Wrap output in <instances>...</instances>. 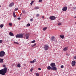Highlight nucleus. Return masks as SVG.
<instances>
[{
    "mask_svg": "<svg viewBox=\"0 0 76 76\" xmlns=\"http://www.w3.org/2000/svg\"><path fill=\"white\" fill-rule=\"evenodd\" d=\"M17 67H20V65L18 64L17 65Z\"/></svg>",
    "mask_w": 76,
    "mask_h": 76,
    "instance_id": "obj_24",
    "label": "nucleus"
},
{
    "mask_svg": "<svg viewBox=\"0 0 76 76\" xmlns=\"http://www.w3.org/2000/svg\"><path fill=\"white\" fill-rule=\"evenodd\" d=\"M35 75H36V76H39V74L38 73H36L35 74Z\"/></svg>",
    "mask_w": 76,
    "mask_h": 76,
    "instance_id": "obj_25",
    "label": "nucleus"
},
{
    "mask_svg": "<svg viewBox=\"0 0 76 76\" xmlns=\"http://www.w3.org/2000/svg\"><path fill=\"white\" fill-rule=\"evenodd\" d=\"M0 28H2L3 26H4V25L3 24H1L0 25Z\"/></svg>",
    "mask_w": 76,
    "mask_h": 76,
    "instance_id": "obj_22",
    "label": "nucleus"
},
{
    "mask_svg": "<svg viewBox=\"0 0 76 76\" xmlns=\"http://www.w3.org/2000/svg\"><path fill=\"white\" fill-rule=\"evenodd\" d=\"M5 55V52L3 51H1L0 52V57H4Z\"/></svg>",
    "mask_w": 76,
    "mask_h": 76,
    "instance_id": "obj_3",
    "label": "nucleus"
},
{
    "mask_svg": "<svg viewBox=\"0 0 76 76\" xmlns=\"http://www.w3.org/2000/svg\"><path fill=\"white\" fill-rule=\"evenodd\" d=\"M38 70H41V68H39Z\"/></svg>",
    "mask_w": 76,
    "mask_h": 76,
    "instance_id": "obj_43",
    "label": "nucleus"
},
{
    "mask_svg": "<svg viewBox=\"0 0 76 76\" xmlns=\"http://www.w3.org/2000/svg\"><path fill=\"white\" fill-rule=\"evenodd\" d=\"M73 9H75V10H76V7H73Z\"/></svg>",
    "mask_w": 76,
    "mask_h": 76,
    "instance_id": "obj_39",
    "label": "nucleus"
},
{
    "mask_svg": "<svg viewBox=\"0 0 76 76\" xmlns=\"http://www.w3.org/2000/svg\"><path fill=\"white\" fill-rule=\"evenodd\" d=\"M9 25H10V26H12V23H9Z\"/></svg>",
    "mask_w": 76,
    "mask_h": 76,
    "instance_id": "obj_28",
    "label": "nucleus"
},
{
    "mask_svg": "<svg viewBox=\"0 0 76 76\" xmlns=\"http://www.w3.org/2000/svg\"><path fill=\"white\" fill-rule=\"evenodd\" d=\"M14 44H19V43L17 42H14Z\"/></svg>",
    "mask_w": 76,
    "mask_h": 76,
    "instance_id": "obj_31",
    "label": "nucleus"
},
{
    "mask_svg": "<svg viewBox=\"0 0 76 76\" xmlns=\"http://www.w3.org/2000/svg\"><path fill=\"white\" fill-rule=\"evenodd\" d=\"M22 15V14H20V15Z\"/></svg>",
    "mask_w": 76,
    "mask_h": 76,
    "instance_id": "obj_46",
    "label": "nucleus"
},
{
    "mask_svg": "<svg viewBox=\"0 0 76 76\" xmlns=\"http://www.w3.org/2000/svg\"><path fill=\"white\" fill-rule=\"evenodd\" d=\"M76 65V61H73L72 63V66H75V65Z\"/></svg>",
    "mask_w": 76,
    "mask_h": 76,
    "instance_id": "obj_6",
    "label": "nucleus"
},
{
    "mask_svg": "<svg viewBox=\"0 0 76 76\" xmlns=\"http://www.w3.org/2000/svg\"><path fill=\"white\" fill-rule=\"evenodd\" d=\"M33 69H33V68H31L30 69L31 72H32V70H33Z\"/></svg>",
    "mask_w": 76,
    "mask_h": 76,
    "instance_id": "obj_32",
    "label": "nucleus"
},
{
    "mask_svg": "<svg viewBox=\"0 0 76 76\" xmlns=\"http://www.w3.org/2000/svg\"><path fill=\"white\" fill-rule=\"evenodd\" d=\"M44 48L45 49V50L46 51L47 50H48V48H49V47L47 45H45L44 46Z\"/></svg>",
    "mask_w": 76,
    "mask_h": 76,
    "instance_id": "obj_5",
    "label": "nucleus"
},
{
    "mask_svg": "<svg viewBox=\"0 0 76 76\" xmlns=\"http://www.w3.org/2000/svg\"><path fill=\"white\" fill-rule=\"evenodd\" d=\"M39 15L38 14L36 15V17H39Z\"/></svg>",
    "mask_w": 76,
    "mask_h": 76,
    "instance_id": "obj_30",
    "label": "nucleus"
},
{
    "mask_svg": "<svg viewBox=\"0 0 76 76\" xmlns=\"http://www.w3.org/2000/svg\"><path fill=\"white\" fill-rule=\"evenodd\" d=\"M2 42H3V40H0V43H2Z\"/></svg>",
    "mask_w": 76,
    "mask_h": 76,
    "instance_id": "obj_36",
    "label": "nucleus"
},
{
    "mask_svg": "<svg viewBox=\"0 0 76 76\" xmlns=\"http://www.w3.org/2000/svg\"><path fill=\"white\" fill-rule=\"evenodd\" d=\"M35 40H33L31 41V43H35Z\"/></svg>",
    "mask_w": 76,
    "mask_h": 76,
    "instance_id": "obj_27",
    "label": "nucleus"
},
{
    "mask_svg": "<svg viewBox=\"0 0 76 76\" xmlns=\"http://www.w3.org/2000/svg\"><path fill=\"white\" fill-rule=\"evenodd\" d=\"M42 0H39V2H42Z\"/></svg>",
    "mask_w": 76,
    "mask_h": 76,
    "instance_id": "obj_41",
    "label": "nucleus"
},
{
    "mask_svg": "<svg viewBox=\"0 0 76 76\" xmlns=\"http://www.w3.org/2000/svg\"><path fill=\"white\" fill-rule=\"evenodd\" d=\"M7 67H5L4 69L0 70V75H5L6 73L7 72Z\"/></svg>",
    "mask_w": 76,
    "mask_h": 76,
    "instance_id": "obj_1",
    "label": "nucleus"
},
{
    "mask_svg": "<svg viewBox=\"0 0 76 76\" xmlns=\"http://www.w3.org/2000/svg\"><path fill=\"white\" fill-rule=\"evenodd\" d=\"M36 59L34 60L33 61H31L30 62V63H35V61H36Z\"/></svg>",
    "mask_w": 76,
    "mask_h": 76,
    "instance_id": "obj_14",
    "label": "nucleus"
},
{
    "mask_svg": "<svg viewBox=\"0 0 76 76\" xmlns=\"http://www.w3.org/2000/svg\"><path fill=\"white\" fill-rule=\"evenodd\" d=\"M51 70H55V71H56L57 70V68L54 67H52Z\"/></svg>",
    "mask_w": 76,
    "mask_h": 76,
    "instance_id": "obj_11",
    "label": "nucleus"
},
{
    "mask_svg": "<svg viewBox=\"0 0 76 76\" xmlns=\"http://www.w3.org/2000/svg\"><path fill=\"white\" fill-rule=\"evenodd\" d=\"M13 15L14 16V17H16V15H15V12H13Z\"/></svg>",
    "mask_w": 76,
    "mask_h": 76,
    "instance_id": "obj_26",
    "label": "nucleus"
},
{
    "mask_svg": "<svg viewBox=\"0 0 76 76\" xmlns=\"http://www.w3.org/2000/svg\"><path fill=\"white\" fill-rule=\"evenodd\" d=\"M27 26H31V24L30 23H28L26 25Z\"/></svg>",
    "mask_w": 76,
    "mask_h": 76,
    "instance_id": "obj_23",
    "label": "nucleus"
},
{
    "mask_svg": "<svg viewBox=\"0 0 76 76\" xmlns=\"http://www.w3.org/2000/svg\"><path fill=\"white\" fill-rule=\"evenodd\" d=\"M6 65L4 64L3 65V66L4 67H6Z\"/></svg>",
    "mask_w": 76,
    "mask_h": 76,
    "instance_id": "obj_37",
    "label": "nucleus"
},
{
    "mask_svg": "<svg viewBox=\"0 0 76 76\" xmlns=\"http://www.w3.org/2000/svg\"><path fill=\"white\" fill-rule=\"evenodd\" d=\"M0 7H1V6L0 5Z\"/></svg>",
    "mask_w": 76,
    "mask_h": 76,
    "instance_id": "obj_49",
    "label": "nucleus"
},
{
    "mask_svg": "<svg viewBox=\"0 0 76 76\" xmlns=\"http://www.w3.org/2000/svg\"><path fill=\"white\" fill-rule=\"evenodd\" d=\"M3 59L2 58H0V63H3Z\"/></svg>",
    "mask_w": 76,
    "mask_h": 76,
    "instance_id": "obj_18",
    "label": "nucleus"
},
{
    "mask_svg": "<svg viewBox=\"0 0 76 76\" xmlns=\"http://www.w3.org/2000/svg\"><path fill=\"white\" fill-rule=\"evenodd\" d=\"M9 35L10 36H14V34H13V33H12L11 32H10Z\"/></svg>",
    "mask_w": 76,
    "mask_h": 76,
    "instance_id": "obj_16",
    "label": "nucleus"
},
{
    "mask_svg": "<svg viewBox=\"0 0 76 76\" xmlns=\"http://www.w3.org/2000/svg\"><path fill=\"white\" fill-rule=\"evenodd\" d=\"M63 67H64V66H63V65H62L61 66V68H62V69H63Z\"/></svg>",
    "mask_w": 76,
    "mask_h": 76,
    "instance_id": "obj_40",
    "label": "nucleus"
},
{
    "mask_svg": "<svg viewBox=\"0 0 76 76\" xmlns=\"http://www.w3.org/2000/svg\"><path fill=\"white\" fill-rule=\"evenodd\" d=\"M42 18H44V16H43L42 17Z\"/></svg>",
    "mask_w": 76,
    "mask_h": 76,
    "instance_id": "obj_45",
    "label": "nucleus"
},
{
    "mask_svg": "<svg viewBox=\"0 0 76 76\" xmlns=\"http://www.w3.org/2000/svg\"><path fill=\"white\" fill-rule=\"evenodd\" d=\"M36 45V43H35L33 45H31V47H34Z\"/></svg>",
    "mask_w": 76,
    "mask_h": 76,
    "instance_id": "obj_29",
    "label": "nucleus"
},
{
    "mask_svg": "<svg viewBox=\"0 0 76 76\" xmlns=\"http://www.w3.org/2000/svg\"><path fill=\"white\" fill-rule=\"evenodd\" d=\"M16 38H22L23 37V34H18L16 35Z\"/></svg>",
    "mask_w": 76,
    "mask_h": 76,
    "instance_id": "obj_2",
    "label": "nucleus"
},
{
    "mask_svg": "<svg viewBox=\"0 0 76 76\" xmlns=\"http://www.w3.org/2000/svg\"><path fill=\"white\" fill-rule=\"evenodd\" d=\"M68 50L67 47H65L63 49V50L64 51H67Z\"/></svg>",
    "mask_w": 76,
    "mask_h": 76,
    "instance_id": "obj_15",
    "label": "nucleus"
},
{
    "mask_svg": "<svg viewBox=\"0 0 76 76\" xmlns=\"http://www.w3.org/2000/svg\"><path fill=\"white\" fill-rule=\"evenodd\" d=\"M75 18H76V16H75Z\"/></svg>",
    "mask_w": 76,
    "mask_h": 76,
    "instance_id": "obj_47",
    "label": "nucleus"
},
{
    "mask_svg": "<svg viewBox=\"0 0 76 76\" xmlns=\"http://www.w3.org/2000/svg\"><path fill=\"white\" fill-rule=\"evenodd\" d=\"M75 24H76V22L75 23Z\"/></svg>",
    "mask_w": 76,
    "mask_h": 76,
    "instance_id": "obj_48",
    "label": "nucleus"
},
{
    "mask_svg": "<svg viewBox=\"0 0 76 76\" xmlns=\"http://www.w3.org/2000/svg\"><path fill=\"white\" fill-rule=\"evenodd\" d=\"M60 37L62 39H63L64 38V35H60Z\"/></svg>",
    "mask_w": 76,
    "mask_h": 76,
    "instance_id": "obj_17",
    "label": "nucleus"
},
{
    "mask_svg": "<svg viewBox=\"0 0 76 76\" xmlns=\"http://www.w3.org/2000/svg\"><path fill=\"white\" fill-rule=\"evenodd\" d=\"M18 20H20V18H18Z\"/></svg>",
    "mask_w": 76,
    "mask_h": 76,
    "instance_id": "obj_44",
    "label": "nucleus"
},
{
    "mask_svg": "<svg viewBox=\"0 0 76 76\" xmlns=\"http://www.w3.org/2000/svg\"><path fill=\"white\" fill-rule=\"evenodd\" d=\"M52 67H51L50 66H48L47 67L48 70H51Z\"/></svg>",
    "mask_w": 76,
    "mask_h": 76,
    "instance_id": "obj_13",
    "label": "nucleus"
},
{
    "mask_svg": "<svg viewBox=\"0 0 76 76\" xmlns=\"http://www.w3.org/2000/svg\"><path fill=\"white\" fill-rule=\"evenodd\" d=\"M22 12L24 13H25V11H22Z\"/></svg>",
    "mask_w": 76,
    "mask_h": 76,
    "instance_id": "obj_38",
    "label": "nucleus"
},
{
    "mask_svg": "<svg viewBox=\"0 0 76 76\" xmlns=\"http://www.w3.org/2000/svg\"><path fill=\"white\" fill-rule=\"evenodd\" d=\"M26 39H28L29 37V34L28 33H27L26 35Z\"/></svg>",
    "mask_w": 76,
    "mask_h": 76,
    "instance_id": "obj_9",
    "label": "nucleus"
},
{
    "mask_svg": "<svg viewBox=\"0 0 76 76\" xmlns=\"http://www.w3.org/2000/svg\"><path fill=\"white\" fill-rule=\"evenodd\" d=\"M34 9L35 10H37V9H39V7H34Z\"/></svg>",
    "mask_w": 76,
    "mask_h": 76,
    "instance_id": "obj_19",
    "label": "nucleus"
},
{
    "mask_svg": "<svg viewBox=\"0 0 76 76\" xmlns=\"http://www.w3.org/2000/svg\"><path fill=\"white\" fill-rule=\"evenodd\" d=\"M34 1H32L30 3V4H31V6H32V4L33 3H34Z\"/></svg>",
    "mask_w": 76,
    "mask_h": 76,
    "instance_id": "obj_21",
    "label": "nucleus"
},
{
    "mask_svg": "<svg viewBox=\"0 0 76 76\" xmlns=\"http://www.w3.org/2000/svg\"><path fill=\"white\" fill-rule=\"evenodd\" d=\"M67 7H64L62 8V10L63 12H65V11H66L67 10Z\"/></svg>",
    "mask_w": 76,
    "mask_h": 76,
    "instance_id": "obj_7",
    "label": "nucleus"
},
{
    "mask_svg": "<svg viewBox=\"0 0 76 76\" xmlns=\"http://www.w3.org/2000/svg\"><path fill=\"white\" fill-rule=\"evenodd\" d=\"M30 21H31V22H32V21H33V18H31L30 20Z\"/></svg>",
    "mask_w": 76,
    "mask_h": 76,
    "instance_id": "obj_35",
    "label": "nucleus"
},
{
    "mask_svg": "<svg viewBox=\"0 0 76 76\" xmlns=\"http://www.w3.org/2000/svg\"><path fill=\"white\" fill-rule=\"evenodd\" d=\"M50 19L52 20H53L56 19V17L53 16H51L50 17Z\"/></svg>",
    "mask_w": 76,
    "mask_h": 76,
    "instance_id": "obj_4",
    "label": "nucleus"
},
{
    "mask_svg": "<svg viewBox=\"0 0 76 76\" xmlns=\"http://www.w3.org/2000/svg\"><path fill=\"white\" fill-rule=\"evenodd\" d=\"M58 25L59 26H60L61 25V23H58Z\"/></svg>",
    "mask_w": 76,
    "mask_h": 76,
    "instance_id": "obj_33",
    "label": "nucleus"
},
{
    "mask_svg": "<svg viewBox=\"0 0 76 76\" xmlns=\"http://www.w3.org/2000/svg\"><path fill=\"white\" fill-rule=\"evenodd\" d=\"M55 39V37L54 36L50 38V39L52 41H54Z\"/></svg>",
    "mask_w": 76,
    "mask_h": 76,
    "instance_id": "obj_10",
    "label": "nucleus"
},
{
    "mask_svg": "<svg viewBox=\"0 0 76 76\" xmlns=\"http://www.w3.org/2000/svg\"><path fill=\"white\" fill-rule=\"evenodd\" d=\"M50 66L51 67H55V66H56V64H55V63H52L51 64Z\"/></svg>",
    "mask_w": 76,
    "mask_h": 76,
    "instance_id": "obj_8",
    "label": "nucleus"
},
{
    "mask_svg": "<svg viewBox=\"0 0 76 76\" xmlns=\"http://www.w3.org/2000/svg\"><path fill=\"white\" fill-rule=\"evenodd\" d=\"M18 10V8H15V11H16V10Z\"/></svg>",
    "mask_w": 76,
    "mask_h": 76,
    "instance_id": "obj_34",
    "label": "nucleus"
},
{
    "mask_svg": "<svg viewBox=\"0 0 76 76\" xmlns=\"http://www.w3.org/2000/svg\"><path fill=\"white\" fill-rule=\"evenodd\" d=\"M46 29H47V27H44L43 28V31H45Z\"/></svg>",
    "mask_w": 76,
    "mask_h": 76,
    "instance_id": "obj_20",
    "label": "nucleus"
},
{
    "mask_svg": "<svg viewBox=\"0 0 76 76\" xmlns=\"http://www.w3.org/2000/svg\"><path fill=\"white\" fill-rule=\"evenodd\" d=\"M13 5H14V3L13 2L11 3L9 5L10 7H12Z\"/></svg>",
    "mask_w": 76,
    "mask_h": 76,
    "instance_id": "obj_12",
    "label": "nucleus"
},
{
    "mask_svg": "<svg viewBox=\"0 0 76 76\" xmlns=\"http://www.w3.org/2000/svg\"><path fill=\"white\" fill-rule=\"evenodd\" d=\"M74 59H76V56H75L74 57Z\"/></svg>",
    "mask_w": 76,
    "mask_h": 76,
    "instance_id": "obj_42",
    "label": "nucleus"
}]
</instances>
